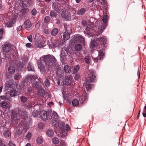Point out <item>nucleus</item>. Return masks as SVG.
<instances>
[{"label": "nucleus", "instance_id": "obj_1", "mask_svg": "<svg viewBox=\"0 0 146 146\" xmlns=\"http://www.w3.org/2000/svg\"><path fill=\"white\" fill-rule=\"evenodd\" d=\"M55 57L50 55H44L40 58L38 62V67L41 71L46 72L55 66Z\"/></svg>", "mask_w": 146, "mask_h": 146}, {"label": "nucleus", "instance_id": "obj_2", "mask_svg": "<svg viewBox=\"0 0 146 146\" xmlns=\"http://www.w3.org/2000/svg\"><path fill=\"white\" fill-rule=\"evenodd\" d=\"M108 19V16L107 15H105L103 17V22L100 21H96L98 24L97 25L95 24V26L98 29L97 31L98 34L100 35L101 34L104 30L105 27L107 26V24L106 23L107 22Z\"/></svg>", "mask_w": 146, "mask_h": 146}, {"label": "nucleus", "instance_id": "obj_3", "mask_svg": "<svg viewBox=\"0 0 146 146\" xmlns=\"http://www.w3.org/2000/svg\"><path fill=\"white\" fill-rule=\"evenodd\" d=\"M19 113L21 114V115H19V114H17L16 115H12L13 120L15 122H20L21 120V122H22L23 123V124H24L25 125V123H23L25 122V123H26L27 122V120L26 119V117H27L26 113L25 111L23 112V111H20Z\"/></svg>", "mask_w": 146, "mask_h": 146}, {"label": "nucleus", "instance_id": "obj_4", "mask_svg": "<svg viewBox=\"0 0 146 146\" xmlns=\"http://www.w3.org/2000/svg\"><path fill=\"white\" fill-rule=\"evenodd\" d=\"M51 115V112L50 111H46L43 110L41 111L40 113L41 119L44 121L50 119Z\"/></svg>", "mask_w": 146, "mask_h": 146}, {"label": "nucleus", "instance_id": "obj_5", "mask_svg": "<svg viewBox=\"0 0 146 146\" xmlns=\"http://www.w3.org/2000/svg\"><path fill=\"white\" fill-rule=\"evenodd\" d=\"M74 42H80L83 44L85 42L84 38L82 36L79 34H77L74 36L72 39Z\"/></svg>", "mask_w": 146, "mask_h": 146}, {"label": "nucleus", "instance_id": "obj_6", "mask_svg": "<svg viewBox=\"0 0 146 146\" xmlns=\"http://www.w3.org/2000/svg\"><path fill=\"white\" fill-rule=\"evenodd\" d=\"M61 124V127L62 130V134L65 137L67 135V133H64V134H63L64 131L65 132L66 131L67 132L70 129V127L67 124L65 125V123L64 122L62 123Z\"/></svg>", "mask_w": 146, "mask_h": 146}, {"label": "nucleus", "instance_id": "obj_7", "mask_svg": "<svg viewBox=\"0 0 146 146\" xmlns=\"http://www.w3.org/2000/svg\"><path fill=\"white\" fill-rule=\"evenodd\" d=\"M95 72L94 70H90L88 72V75L87 77L90 79V82H92L95 78Z\"/></svg>", "mask_w": 146, "mask_h": 146}, {"label": "nucleus", "instance_id": "obj_8", "mask_svg": "<svg viewBox=\"0 0 146 146\" xmlns=\"http://www.w3.org/2000/svg\"><path fill=\"white\" fill-rule=\"evenodd\" d=\"M104 49H102V50H98L97 51L99 52V55L97 58H94L92 56V58L94 60L95 62H98L100 60H101L103 58L104 55V52L103 50Z\"/></svg>", "mask_w": 146, "mask_h": 146}, {"label": "nucleus", "instance_id": "obj_9", "mask_svg": "<svg viewBox=\"0 0 146 146\" xmlns=\"http://www.w3.org/2000/svg\"><path fill=\"white\" fill-rule=\"evenodd\" d=\"M60 45L59 41L58 40H52L50 42H49V45L50 47L54 48L59 46Z\"/></svg>", "mask_w": 146, "mask_h": 146}, {"label": "nucleus", "instance_id": "obj_10", "mask_svg": "<svg viewBox=\"0 0 146 146\" xmlns=\"http://www.w3.org/2000/svg\"><path fill=\"white\" fill-rule=\"evenodd\" d=\"M53 9L57 13H59L61 9V5L59 3H54L52 6Z\"/></svg>", "mask_w": 146, "mask_h": 146}, {"label": "nucleus", "instance_id": "obj_11", "mask_svg": "<svg viewBox=\"0 0 146 146\" xmlns=\"http://www.w3.org/2000/svg\"><path fill=\"white\" fill-rule=\"evenodd\" d=\"M1 106L3 108L9 109L11 107L10 103L5 101L1 102L0 103Z\"/></svg>", "mask_w": 146, "mask_h": 146}, {"label": "nucleus", "instance_id": "obj_12", "mask_svg": "<svg viewBox=\"0 0 146 146\" xmlns=\"http://www.w3.org/2000/svg\"><path fill=\"white\" fill-rule=\"evenodd\" d=\"M61 16L64 19L67 20L69 19V17H70L69 13L66 10H64L62 11Z\"/></svg>", "mask_w": 146, "mask_h": 146}, {"label": "nucleus", "instance_id": "obj_13", "mask_svg": "<svg viewBox=\"0 0 146 146\" xmlns=\"http://www.w3.org/2000/svg\"><path fill=\"white\" fill-rule=\"evenodd\" d=\"M87 99V95L86 93L84 92L82 95L80 96L79 100L80 103H82L84 101L86 100Z\"/></svg>", "mask_w": 146, "mask_h": 146}, {"label": "nucleus", "instance_id": "obj_14", "mask_svg": "<svg viewBox=\"0 0 146 146\" xmlns=\"http://www.w3.org/2000/svg\"><path fill=\"white\" fill-rule=\"evenodd\" d=\"M2 49L4 52H9L11 49L10 45L8 44H5L3 45Z\"/></svg>", "mask_w": 146, "mask_h": 146}, {"label": "nucleus", "instance_id": "obj_15", "mask_svg": "<svg viewBox=\"0 0 146 146\" xmlns=\"http://www.w3.org/2000/svg\"><path fill=\"white\" fill-rule=\"evenodd\" d=\"M38 77L36 75H27L26 78V79L29 82H31L33 80H35Z\"/></svg>", "mask_w": 146, "mask_h": 146}, {"label": "nucleus", "instance_id": "obj_16", "mask_svg": "<svg viewBox=\"0 0 146 146\" xmlns=\"http://www.w3.org/2000/svg\"><path fill=\"white\" fill-rule=\"evenodd\" d=\"M45 44V42L43 41H38L35 43V45L37 48H40L43 46Z\"/></svg>", "mask_w": 146, "mask_h": 146}, {"label": "nucleus", "instance_id": "obj_17", "mask_svg": "<svg viewBox=\"0 0 146 146\" xmlns=\"http://www.w3.org/2000/svg\"><path fill=\"white\" fill-rule=\"evenodd\" d=\"M97 40L100 42L101 44L102 43L105 45L106 41V38L105 36L100 37L97 38Z\"/></svg>", "mask_w": 146, "mask_h": 146}, {"label": "nucleus", "instance_id": "obj_18", "mask_svg": "<svg viewBox=\"0 0 146 146\" xmlns=\"http://www.w3.org/2000/svg\"><path fill=\"white\" fill-rule=\"evenodd\" d=\"M15 66L11 65L9 66L8 69V72L11 74H13L15 72Z\"/></svg>", "mask_w": 146, "mask_h": 146}, {"label": "nucleus", "instance_id": "obj_19", "mask_svg": "<svg viewBox=\"0 0 146 146\" xmlns=\"http://www.w3.org/2000/svg\"><path fill=\"white\" fill-rule=\"evenodd\" d=\"M13 83L11 82H8L5 84V89L7 90L13 87Z\"/></svg>", "mask_w": 146, "mask_h": 146}, {"label": "nucleus", "instance_id": "obj_20", "mask_svg": "<svg viewBox=\"0 0 146 146\" xmlns=\"http://www.w3.org/2000/svg\"><path fill=\"white\" fill-rule=\"evenodd\" d=\"M46 133L48 137H51L53 135L54 132L52 129H49L46 130Z\"/></svg>", "mask_w": 146, "mask_h": 146}, {"label": "nucleus", "instance_id": "obj_21", "mask_svg": "<svg viewBox=\"0 0 146 146\" xmlns=\"http://www.w3.org/2000/svg\"><path fill=\"white\" fill-rule=\"evenodd\" d=\"M15 22V20H12V21H9L7 23H5V25L6 26L8 27H12Z\"/></svg>", "mask_w": 146, "mask_h": 146}, {"label": "nucleus", "instance_id": "obj_22", "mask_svg": "<svg viewBox=\"0 0 146 146\" xmlns=\"http://www.w3.org/2000/svg\"><path fill=\"white\" fill-rule=\"evenodd\" d=\"M18 93L16 90L13 89L10 91V95L11 97H15L17 96Z\"/></svg>", "mask_w": 146, "mask_h": 146}, {"label": "nucleus", "instance_id": "obj_23", "mask_svg": "<svg viewBox=\"0 0 146 146\" xmlns=\"http://www.w3.org/2000/svg\"><path fill=\"white\" fill-rule=\"evenodd\" d=\"M64 27L65 29V32L68 33L70 34L72 33V30L70 26L65 25Z\"/></svg>", "mask_w": 146, "mask_h": 146}, {"label": "nucleus", "instance_id": "obj_24", "mask_svg": "<svg viewBox=\"0 0 146 146\" xmlns=\"http://www.w3.org/2000/svg\"><path fill=\"white\" fill-rule=\"evenodd\" d=\"M31 26V24L29 20H27L24 23V26L26 29L30 28Z\"/></svg>", "mask_w": 146, "mask_h": 146}, {"label": "nucleus", "instance_id": "obj_25", "mask_svg": "<svg viewBox=\"0 0 146 146\" xmlns=\"http://www.w3.org/2000/svg\"><path fill=\"white\" fill-rule=\"evenodd\" d=\"M58 30L57 28H55L53 29L51 31V35L52 36L56 35L58 33Z\"/></svg>", "mask_w": 146, "mask_h": 146}, {"label": "nucleus", "instance_id": "obj_26", "mask_svg": "<svg viewBox=\"0 0 146 146\" xmlns=\"http://www.w3.org/2000/svg\"><path fill=\"white\" fill-rule=\"evenodd\" d=\"M70 34L68 33L64 32L63 35V39L64 40H68L70 37Z\"/></svg>", "mask_w": 146, "mask_h": 146}, {"label": "nucleus", "instance_id": "obj_27", "mask_svg": "<svg viewBox=\"0 0 146 146\" xmlns=\"http://www.w3.org/2000/svg\"><path fill=\"white\" fill-rule=\"evenodd\" d=\"M22 6L23 8L21 10V13L24 14L26 13L28 11L27 7V6H26V5H24V3L23 4Z\"/></svg>", "mask_w": 146, "mask_h": 146}, {"label": "nucleus", "instance_id": "obj_28", "mask_svg": "<svg viewBox=\"0 0 146 146\" xmlns=\"http://www.w3.org/2000/svg\"><path fill=\"white\" fill-rule=\"evenodd\" d=\"M72 79L71 77H67L65 79V82L66 85H70L72 82Z\"/></svg>", "mask_w": 146, "mask_h": 146}, {"label": "nucleus", "instance_id": "obj_29", "mask_svg": "<svg viewBox=\"0 0 146 146\" xmlns=\"http://www.w3.org/2000/svg\"><path fill=\"white\" fill-rule=\"evenodd\" d=\"M65 51L63 50H62L61 52V53L60 54V60L62 62H64V58L65 56Z\"/></svg>", "mask_w": 146, "mask_h": 146}, {"label": "nucleus", "instance_id": "obj_30", "mask_svg": "<svg viewBox=\"0 0 146 146\" xmlns=\"http://www.w3.org/2000/svg\"><path fill=\"white\" fill-rule=\"evenodd\" d=\"M71 68L68 65H66L64 66V70L66 73L70 72L71 71Z\"/></svg>", "mask_w": 146, "mask_h": 146}, {"label": "nucleus", "instance_id": "obj_31", "mask_svg": "<svg viewBox=\"0 0 146 146\" xmlns=\"http://www.w3.org/2000/svg\"><path fill=\"white\" fill-rule=\"evenodd\" d=\"M75 49L77 51H79L82 49V46L81 45L79 44H77L75 46Z\"/></svg>", "mask_w": 146, "mask_h": 146}, {"label": "nucleus", "instance_id": "obj_32", "mask_svg": "<svg viewBox=\"0 0 146 146\" xmlns=\"http://www.w3.org/2000/svg\"><path fill=\"white\" fill-rule=\"evenodd\" d=\"M86 11V9L84 8H82L78 12L77 14L78 15L83 14Z\"/></svg>", "mask_w": 146, "mask_h": 146}, {"label": "nucleus", "instance_id": "obj_33", "mask_svg": "<svg viewBox=\"0 0 146 146\" xmlns=\"http://www.w3.org/2000/svg\"><path fill=\"white\" fill-rule=\"evenodd\" d=\"M52 142L55 144H58L59 142V139L57 137H54L52 139Z\"/></svg>", "mask_w": 146, "mask_h": 146}, {"label": "nucleus", "instance_id": "obj_34", "mask_svg": "<svg viewBox=\"0 0 146 146\" xmlns=\"http://www.w3.org/2000/svg\"><path fill=\"white\" fill-rule=\"evenodd\" d=\"M90 56H86L84 58L85 62L86 64H89L90 62Z\"/></svg>", "mask_w": 146, "mask_h": 146}, {"label": "nucleus", "instance_id": "obj_35", "mask_svg": "<svg viewBox=\"0 0 146 146\" xmlns=\"http://www.w3.org/2000/svg\"><path fill=\"white\" fill-rule=\"evenodd\" d=\"M80 68V66L78 65L75 66L74 68V70L72 74L76 73L79 70Z\"/></svg>", "mask_w": 146, "mask_h": 146}, {"label": "nucleus", "instance_id": "obj_36", "mask_svg": "<svg viewBox=\"0 0 146 146\" xmlns=\"http://www.w3.org/2000/svg\"><path fill=\"white\" fill-rule=\"evenodd\" d=\"M27 68L29 71H34V69L32 65V64L31 63H29V64H28Z\"/></svg>", "mask_w": 146, "mask_h": 146}, {"label": "nucleus", "instance_id": "obj_37", "mask_svg": "<svg viewBox=\"0 0 146 146\" xmlns=\"http://www.w3.org/2000/svg\"><path fill=\"white\" fill-rule=\"evenodd\" d=\"M72 104L74 106H76L77 105H79V101L77 99H74L72 101Z\"/></svg>", "mask_w": 146, "mask_h": 146}, {"label": "nucleus", "instance_id": "obj_38", "mask_svg": "<svg viewBox=\"0 0 146 146\" xmlns=\"http://www.w3.org/2000/svg\"><path fill=\"white\" fill-rule=\"evenodd\" d=\"M38 94L40 96L43 97L45 94V92L44 90L41 89L39 90Z\"/></svg>", "mask_w": 146, "mask_h": 146}, {"label": "nucleus", "instance_id": "obj_39", "mask_svg": "<svg viewBox=\"0 0 146 146\" xmlns=\"http://www.w3.org/2000/svg\"><path fill=\"white\" fill-rule=\"evenodd\" d=\"M20 100L22 102L25 103L27 101V98L25 96H23L20 97Z\"/></svg>", "mask_w": 146, "mask_h": 146}, {"label": "nucleus", "instance_id": "obj_40", "mask_svg": "<svg viewBox=\"0 0 146 146\" xmlns=\"http://www.w3.org/2000/svg\"><path fill=\"white\" fill-rule=\"evenodd\" d=\"M87 90H89L91 88L92 85L90 84H89L88 82L87 81H86V83L85 84Z\"/></svg>", "mask_w": 146, "mask_h": 146}, {"label": "nucleus", "instance_id": "obj_41", "mask_svg": "<svg viewBox=\"0 0 146 146\" xmlns=\"http://www.w3.org/2000/svg\"><path fill=\"white\" fill-rule=\"evenodd\" d=\"M10 135V132L8 130H6L3 133L4 136L6 137H9Z\"/></svg>", "mask_w": 146, "mask_h": 146}, {"label": "nucleus", "instance_id": "obj_42", "mask_svg": "<svg viewBox=\"0 0 146 146\" xmlns=\"http://www.w3.org/2000/svg\"><path fill=\"white\" fill-rule=\"evenodd\" d=\"M0 98L2 99H4L5 100H7L8 101H10L11 100L10 97L9 98H8L6 96H1L0 97Z\"/></svg>", "mask_w": 146, "mask_h": 146}, {"label": "nucleus", "instance_id": "obj_43", "mask_svg": "<svg viewBox=\"0 0 146 146\" xmlns=\"http://www.w3.org/2000/svg\"><path fill=\"white\" fill-rule=\"evenodd\" d=\"M43 140L42 139V137H38L36 141L37 143L38 144H41Z\"/></svg>", "mask_w": 146, "mask_h": 146}, {"label": "nucleus", "instance_id": "obj_44", "mask_svg": "<svg viewBox=\"0 0 146 146\" xmlns=\"http://www.w3.org/2000/svg\"><path fill=\"white\" fill-rule=\"evenodd\" d=\"M50 15L52 17H56L57 16L56 13L53 11L50 12Z\"/></svg>", "mask_w": 146, "mask_h": 146}, {"label": "nucleus", "instance_id": "obj_45", "mask_svg": "<svg viewBox=\"0 0 146 146\" xmlns=\"http://www.w3.org/2000/svg\"><path fill=\"white\" fill-rule=\"evenodd\" d=\"M44 84L45 86L47 87H49L50 85V82L47 79L45 80Z\"/></svg>", "mask_w": 146, "mask_h": 146}, {"label": "nucleus", "instance_id": "obj_46", "mask_svg": "<svg viewBox=\"0 0 146 146\" xmlns=\"http://www.w3.org/2000/svg\"><path fill=\"white\" fill-rule=\"evenodd\" d=\"M91 49L94 48L96 45V42L95 41H92L90 43Z\"/></svg>", "mask_w": 146, "mask_h": 146}, {"label": "nucleus", "instance_id": "obj_47", "mask_svg": "<svg viewBox=\"0 0 146 146\" xmlns=\"http://www.w3.org/2000/svg\"><path fill=\"white\" fill-rule=\"evenodd\" d=\"M58 117V115L57 113L55 112H53V114L52 116V117H51V118L52 119V118H54L55 119H57V118Z\"/></svg>", "mask_w": 146, "mask_h": 146}, {"label": "nucleus", "instance_id": "obj_48", "mask_svg": "<svg viewBox=\"0 0 146 146\" xmlns=\"http://www.w3.org/2000/svg\"><path fill=\"white\" fill-rule=\"evenodd\" d=\"M31 136V133L30 132H29L26 136V139L29 140L30 139Z\"/></svg>", "mask_w": 146, "mask_h": 146}, {"label": "nucleus", "instance_id": "obj_49", "mask_svg": "<svg viewBox=\"0 0 146 146\" xmlns=\"http://www.w3.org/2000/svg\"><path fill=\"white\" fill-rule=\"evenodd\" d=\"M38 128L41 129H43L44 127V124L41 122L40 123L38 124Z\"/></svg>", "mask_w": 146, "mask_h": 146}, {"label": "nucleus", "instance_id": "obj_50", "mask_svg": "<svg viewBox=\"0 0 146 146\" xmlns=\"http://www.w3.org/2000/svg\"><path fill=\"white\" fill-rule=\"evenodd\" d=\"M50 19L49 17L46 16L44 18V21L45 23H48L50 20Z\"/></svg>", "mask_w": 146, "mask_h": 146}, {"label": "nucleus", "instance_id": "obj_51", "mask_svg": "<svg viewBox=\"0 0 146 146\" xmlns=\"http://www.w3.org/2000/svg\"><path fill=\"white\" fill-rule=\"evenodd\" d=\"M97 2L100 4L102 5H104L106 3V1L105 0H97Z\"/></svg>", "mask_w": 146, "mask_h": 146}, {"label": "nucleus", "instance_id": "obj_52", "mask_svg": "<svg viewBox=\"0 0 146 146\" xmlns=\"http://www.w3.org/2000/svg\"><path fill=\"white\" fill-rule=\"evenodd\" d=\"M38 112L37 110L34 111L32 113V115L34 117H35L38 115Z\"/></svg>", "mask_w": 146, "mask_h": 146}, {"label": "nucleus", "instance_id": "obj_53", "mask_svg": "<svg viewBox=\"0 0 146 146\" xmlns=\"http://www.w3.org/2000/svg\"><path fill=\"white\" fill-rule=\"evenodd\" d=\"M20 76V74L19 73L16 74L14 77V78L15 80H18L19 79V77Z\"/></svg>", "mask_w": 146, "mask_h": 146}, {"label": "nucleus", "instance_id": "obj_54", "mask_svg": "<svg viewBox=\"0 0 146 146\" xmlns=\"http://www.w3.org/2000/svg\"><path fill=\"white\" fill-rule=\"evenodd\" d=\"M27 90L29 94H31L32 92V89L31 87L27 88Z\"/></svg>", "mask_w": 146, "mask_h": 146}, {"label": "nucleus", "instance_id": "obj_55", "mask_svg": "<svg viewBox=\"0 0 146 146\" xmlns=\"http://www.w3.org/2000/svg\"><path fill=\"white\" fill-rule=\"evenodd\" d=\"M3 29H0V40L2 38V35L3 34Z\"/></svg>", "mask_w": 146, "mask_h": 146}, {"label": "nucleus", "instance_id": "obj_56", "mask_svg": "<svg viewBox=\"0 0 146 146\" xmlns=\"http://www.w3.org/2000/svg\"><path fill=\"white\" fill-rule=\"evenodd\" d=\"M44 33L48 35L49 33V31L47 29H45L44 30Z\"/></svg>", "mask_w": 146, "mask_h": 146}, {"label": "nucleus", "instance_id": "obj_57", "mask_svg": "<svg viewBox=\"0 0 146 146\" xmlns=\"http://www.w3.org/2000/svg\"><path fill=\"white\" fill-rule=\"evenodd\" d=\"M37 11L36 9H33L31 11L32 14L33 15H35Z\"/></svg>", "mask_w": 146, "mask_h": 146}, {"label": "nucleus", "instance_id": "obj_58", "mask_svg": "<svg viewBox=\"0 0 146 146\" xmlns=\"http://www.w3.org/2000/svg\"><path fill=\"white\" fill-rule=\"evenodd\" d=\"M26 47L28 48H31L32 46V44L30 43H27L26 44Z\"/></svg>", "mask_w": 146, "mask_h": 146}, {"label": "nucleus", "instance_id": "obj_59", "mask_svg": "<svg viewBox=\"0 0 146 146\" xmlns=\"http://www.w3.org/2000/svg\"><path fill=\"white\" fill-rule=\"evenodd\" d=\"M79 75L78 74H76L75 75V76H74V79L76 80H78V79L79 78Z\"/></svg>", "mask_w": 146, "mask_h": 146}, {"label": "nucleus", "instance_id": "obj_60", "mask_svg": "<svg viewBox=\"0 0 146 146\" xmlns=\"http://www.w3.org/2000/svg\"><path fill=\"white\" fill-rule=\"evenodd\" d=\"M27 38L30 42H32V36L31 35H29L27 37Z\"/></svg>", "mask_w": 146, "mask_h": 146}, {"label": "nucleus", "instance_id": "obj_61", "mask_svg": "<svg viewBox=\"0 0 146 146\" xmlns=\"http://www.w3.org/2000/svg\"><path fill=\"white\" fill-rule=\"evenodd\" d=\"M82 24L84 26H86V21L85 20H82Z\"/></svg>", "mask_w": 146, "mask_h": 146}, {"label": "nucleus", "instance_id": "obj_62", "mask_svg": "<svg viewBox=\"0 0 146 146\" xmlns=\"http://www.w3.org/2000/svg\"><path fill=\"white\" fill-rule=\"evenodd\" d=\"M8 144L9 146H15V145L14 144L12 143L11 141L9 142Z\"/></svg>", "mask_w": 146, "mask_h": 146}, {"label": "nucleus", "instance_id": "obj_63", "mask_svg": "<svg viewBox=\"0 0 146 146\" xmlns=\"http://www.w3.org/2000/svg\"><path fill=\"white\" fill-rule=\"evenodd\" d=\"M22 133V131H21V130L20 129H18L17 130V131L16 132V134L19 135L21 134V133Z\"/></svg>", "mask_w": 146, "mask_h": 146}, {"label": "nucleus", "instance_id": "obj_64", "mask_svg": "<svg viewBox=\"0 0 146 146\" xmlns=\"http://www.w3.org/2000/svg\"><path fill=\"white\" fill-rule=\"evenodd\" d=\"M54 104V103L53 102H49L48 103V105L50 107L52 105H53Z\"/></svg>", "mask_w": 146, "mask_h": 146}]
</instances>
